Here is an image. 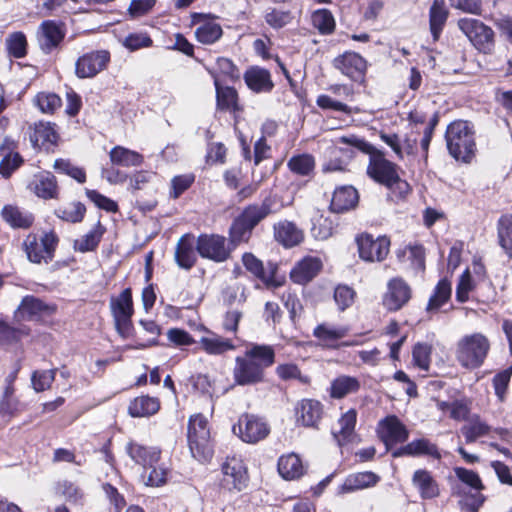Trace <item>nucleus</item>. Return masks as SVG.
I'll use <instances>...</instances> for the list:
<instances>
[{"label":"nucleus","instance_id":"7ed1b4c3","mask_svg":"<svg viewBox=\"0 0 512 512\" xmlns=\"http://www.w3.org/2000/svg\"><path fill=\"white\" fill-rule=\"evenodd\" d=\"M446 147L456 161L469 164L476 155L474 125L468 120H454L445 131Z\"/></svg>","mask_w":512,"mask_h":512},{"label":"nucleus","instance_id":"c756f323","mask_svg":"<svg viewBox=\"0 0 512 512\" xmlns=\"http://www.w3.org/2000/svg\"><path fill=\"white\" fill-rule=\"evenodd\" d=\"M106 231V227L101 223L100 220H98L94 227L88 233H86L81 240L76 239L74 241V250L81 253L95 251L98 248Z\"/></svg>","mask_w":512,"mask_h":512},{"label":"nucleus","instance_id":"c85d7f7f","mask_svg":"<svg viewBox=\"0 0 512 512\" xmlns=\"http://www.w3.org/2000/svg\"><path fill=\"white\" fill-rule=\"evenodd\" d=\"M361 383L355 376L340 375L332 380L329 395L333 399H343L349 394L359 391Z\"/></svg>","mask_w":512,"mask_h":512},{"label":"nucleus","instance_id":"4d7b16f0","mask_svg":"<svg viewBox=\"0 0 512 512\" xmlns=\"http://www.w3.org/2000/svg\"><path fill=\"white\" fill-rule=\"evenodd\" d=\"M355 294L354 289L348 285L339 284L336 286L333 298L340 311L346 310L353 304Z\"/></svg>","mask_w":512,"mask_h":512},{"label":"nucleus","instance_id":"09e8293b","mask_svg":"<svg viewBox=\"0 0 512 512\" xmlns=\"http://www.w3.org/2000/svg\"><path fill=\"white\" fill-rule=\"evenodd\" d=\"M476 285L474 279L469 272V269L466 268L464 272L460 275L455 292V299L458 303H466L469 300V293L475 289Z\"/></svg>","mask_w":512,"mask_h":512},{"label":"nucleus","instance_id":"5fc2aeb1","mask_svg":"<svg viewBox=\"0 0 512 512\" xmlns=\"http://www.w3.org/2000/svg\"><path fill=\"white\" fill-rule=\"evenodd\" d=\"M512 376V365H510L508 368L501 370L497 372L493 379H492V385L494 388L495 395L497 398L501 401H503Z\"/></svg>","mask_w":512,"mask_h":512},{"label":"nucleus","instance_id":"69168bd1","mask_svg":"<svg viewBox=\"0 0 512 512\" xmlns=\"http://www.w3.org/2000/svg\"><path fill=\"white\" fill-rule=\"evenodd\" d=\"M390 193L387 194V201L398 204L401 201H404L407 195L411 192L410 184L402 179L399 176V179L395 181V183L391 186V188H387Z\"/></svg>","mask_w":512,"mask_h":512},{"label":"nucleus","instance_id":"ddd939ff","mask_svg":"<svg viewBox=\"0 0 512 512\" xmlns=\"http://www.w3.org/2000/svg\"><path fill=\"white\" fill-rule=\"evenodd\" d=\"M383 297V306L390 312L400 310L411 298V289L402 278H393L388 282Z\"/></svg>","mask_w":512,"mask_h":512},{"label":"nucleus","instance_id":"39448f33","mask_svg":"<svg viewBox=\"0 0 512 512\" xmlns=\"http://www.w3.org/2000/svg\"><path fill=\"white\" fill-rule=\"evenodd\" d=\"M458 28L480 53H492L495 47V33L490 26L479 19L461 18L458 20Z\"/></svg>","mask_w":512,"mask_h":512},{"label":"nucleus","instance_id":"680f3d73","mask_svg":"<svg viewBox=\"0 0 512 512\" xmlns=\"http://www.w3.org/2000/svg\"><path fill=\"white\" fill-rule=\"evenodd\" d=\"M36 134L42 139L43 143H50L56 145L59 139V134L56 130V124L52 122L39 121L34 124Z\"/></svg>","mask_w":512,"mask_h":512},{"label":"nucleus","instance_id":"603ef678","mask_svg":"<svg viewBox=\"0 0 512 512\" xmlns=\"http://www.w3.org/2000/svg\"><path fill=\"white\" fill-rule=\"evenodd\" d=\"M195 182V175L193 173L176 175L171 180V190L169 197L171 199H178L184 192H186Z\"/></svg>","mask_w":512,"mask_h":512},{"label":"nucleus","instance_id":"c03bdc74","mask_svg":"<svg viewBox=\"0 0 512 512\" xmlns=\"http://www.w3.org/2000/svg\"><path fill=\"white\" fill-rule=\"evenodd\" d=\"M34 193L45 200L56 198L57 180L51 172L41 175L39 182L35 184Z\"/></svg>","mask_w":512,"mask_h":512},{"label":"nucleus","instance_id":"13d9d810","mask_svg":"<svg viewBox=\"0 0 512 512\" xmlns=\"http://www.w3.org/2000/svg\"><path fill=\"white\" fill-rule=\"evenodd\" d=\"M123 46L130 52L137 51L141 48H148L153 45L152 38L147 33H129L124 41Z\"/></svg>","mask_w":512,"mask_h":512},{"label":"nucleus","instance_id":"9d476101","mask_svg":"<svg viewBox=\"0 0 512 512\" xmlns=\"http://www.w3.org/2000/svg\"><path fill=\"white\" fill-rule=\"evenodd\" d=\"M108 50H94L80 56L75 62V74L79 79L93 78L109 64Z\"/></svg>","mask_w":512,"mask_h":512},{"label":"nucleus","instance_id":"393cba45","mask_svg":"<svg viewBox=\"0 0 512 512\" xmlns=\"http://www.w3.org/2000/svg\"><path fill=\"white\" fill-rule=\"evenodd\" d=\"M448 16L444 0H433L429 9V29L434 42L439 40Z\"/></svg>","mask_w":512,"mask_h":512},{"label":"nucleus","instance_id":"8fccbe9b","mask_svg":"<svg viewBox=\"0 0 512 512\" xmlns=\"http://www.w3.org/2000/svg\"><path fill=\"white\" fill-rule=\"evenodd\" d=\"M499 245L507 256L512 259V216L500 219L498 224Z\"/></svg>","mask_w":512,"mask_h":512},{"label":"nucleus","instance_id":"f704fd0d","mask_svg":"<svg viewBox=\"0 0 512 512\" xmlns=\"http://www.w3.org/2000/svg\"><path fill=\"white\" fill-rule=\"evenodd\" d=\"M287 167L295 175L311 177L314 174L315 158L309 153L293 155L288 160Z\"/></svg>","mask_w":512,"mask_h":512},{"label":"nucleus","instance_id":"aec40b11","mask_svg":"<svg viewBox=\"0 0 512 512\" xmlns=\"http://www.w3.org/2000/svg\"><path fill=\"white\" fill-rule=\"evenodd\" d=\"M322 412V403L315 399H302L295 406L296 421L305 427H316Z\"/></svg>","mask_w":512,"mask_h":512},{"label":"nucleus","instance_id":"e433bc0d","mask_svg":"<svg viewBox=\"0 0 512 512\" xmlns=\"http://www.w3.org/2000/svg\"><path fill=\"white\" fill-rule=\"evenodd\" d=\"M489 431L490 426L482 421L478 414H473L468 423L461 428L466 444L475 442L478 438L487 435Z\"/></svg>","mask_w":512,"mask_h":512},{"label":"nucleus","instance_id":"a19ab883","mask_svg":"<svg viewBox=\"0 0 512 512\" xmlns=\"http://www.w3.org/2000/svg\"><path fill=\"white\" fill-rule=\"evenodd\" d=\"M6 49L9 56L16 59L24 58L28 53V42L25 33L22 31L11 33L6 39Z\"/></svg>","mask_w":512,"mask_h":512},{"label":"nucleus","instance_id":"f3484780","mask_svg":"<svg viewBox=\"0 0 512 512\" xmlns=\"http://www.w3.org/2000/svg\"><path fill=\"white\" fill-rule=\"evenodd\" d=\"M247 87L254 93H269L274 88V82L268 69L254 65L250 66L243 75Z\"/></svg>","mask_w":512,"mask_h":512},{"label":"nucleus","instance_id":"338daca9","mask_svg":"<svg viewBox=\"0 0 512 512\" xmlns=\"http://www.w3.org/2000/svg\"><path fill=\"white\" fill-rule=\"evenodd\" d=\"M454 472L456 477L467 486L476 491H481L484 487L482 481L477 473L462 467H455Z\"/></svg>","mask_w":512,"mask_h":512},{"label":"nucleus","instance_id":"6ab92c4d","mask_svg":"<svg viewBox=\"0 0 512 512\" xmlns=\"http://www.w3.org/2000/svg\"><path fill=\"white\" fill-rule=\"evenodd\" d=\"M196 239L192 233L182 235L176 245L174 259L176 264L184 270H190L197 261L195 249Z\"/></svg>","mask_w":512,"mask_h":512},{"label":"nucleus","instance_id":"72a5a7b5","mask_svg":"<svg viewBox=\"0 0 512 512\" xmlns=\"http://www.w3.org/2000/svg\"><path fill=\"white\" fill-rule=\"evenodd\" d=\"M110 310L113 317L133 316L134 305L130 287L124 288L118 296L111 297Z\"/></svg>","mask_w":512,"mask_h":512},{"label":"nucleus","instance_id":"f03ea898","mask_svg":"<svg viewBox=\"0 0 512 512\" xmlns=\"http://www.w3.org/2000/svg\"><path fill=\"white\" fill-rule=\"evenodd\" d=\"M339 142L354 147L357 151L369 156L366 173L375 183L391 188L395 181L399 179V166L386 159L384 151L376 148L366 139L349 135L340 137Z\"/></svg>","mask_w":512,"mask_h":512},{"label":"nucleus","instance_id":"864d4df0","mask_svg":"<svg viewBox=\"0 0 512 512\" xmlns=\"http://www.w3.org/2000/svg\"><path fill=\"white\" fill-rule=\"evenodd\" d=\"M188 383L192 386L193 392H197L200 395L208 398L213 396V383L207 374H194L188 378Z\"/></svg>","mask_w":512,"mask_h":512},{"label":"nucleus","instance_id":"7c9ffc66","mask_svg":"<svg viewBox=\"0 0 512 512\" xmlns=\"http://www.w3.org/2000/svg\"><path fill=\"white\" fill-rule=\"evenodd\" d=\"M452 296L451 281L444 277L437 282L432 295L430 296L425 310L427 312H437L444 306Z\"/></svg>","mask_w":512,"mask_h":512},{"label":"nucleus","instance_id":"79ce46f5","mask_svg":"<svg viewBox=\"0 0 512 512\" xmlns=\"http://www.w3.org/2000/svg\"><path fill=\"white\" fill-rule=\"evenodd\" d=\"M451 490L452 495L463 496V499L460 500L459 504L463 509H466L469 512H478L485 501V497L480 493V491L466 495L460 484H453Z\"/></svg>","mask_w":512,"mask_h":512},{"label":"nucleus","instance_id":"0eeeda50","mask_svg":"<svg viewBox=\"0 0 512 512\" xmlns=\"http://www.w3.org/2000/svg\"><path fill=\"white\" fill-rule=\"evenodd\" d=\"M376 433L385 448H395L408 441L410 431L397 415L389 414L378 421Z\"/></svg>","mask_w":512,"mask_h":512},{"label":"nucleus","instance_id":"f8f14e48","mask_svg":"<svg viewBox=\"0 0 512 512\" xmlns=\"http://www.w3.org/2000/svg\"><path fill=\"white\" fill-rule=\"evenodd\" d=\"M233 378L235 385L251 386L264 382L265 371L260 365L251 361L246 356H237L235 367L233 369Z\"/></svg>","mask_w":512,"mask_h":512},{"label":"nucleus","instance_id":"cd10ccee","mask_svg":"<svg viewBox=\"0 0 512 512\" xmlns=\"http://www.w3.org/2000/svg\"><path fill=\"white\" fill-rule=\"evenodd\" d=\"M278 472L286 480H294L304 474V465L295 452L282 455L278 460Z\"/></svg>","mask_w":512,"mask_h":512},{"label":"nucleus","instance_id":"dca6fc26","mask_svg":"<svg viewBox=\"0 0 512 512\" xmlns=\"http://www.w3.org/2000/svg\"><path fill=\"white\" fill-rule=\"evenodd\" d=\"M214 78V87L216 90V108L219 111L241 112L243 107L239 104L238 92L233 86L221 85L214 71H209Z\"/></svg>","mask_w":512,"mask_h":512},{"label":"nucleus","instance_id":"2eb2a0df","mask_svg":"<svg viewBox=\"0 0 512 512\" xmlns=\"http://www.w3.org/2000/svg\"><path fill=\"white\" fill-rule=\"evenodd\" d=\"M323 263L320 258L306 256L296 263L290 271V279L295 284L305 285L312 281L322 270Z\"/></svg>","mask_w":512,"mask_h":512},{"label":"nucleus","instance_id":"473e14b6","mask_svg":"<svg viewBox=\"0 0 512 512\" xmlns=\"http://www.w3.org/2000/svg\"><path fill=\"white\" fill-rule=\"evenodd\" d=\"M112 164L122 167L140 166L144 162L142 154L123 146H114L109 153Z\"/></svg>","mask_w":512,"mask_h":512},{"label":"nucleus","instance_id":"20e7f679","mask_svg":"<svg viewBox=\"0 0 512 512\" xmlns=\"http://www.w3.org/2000/svg\"><path fill=\"white\" fill-rule=\"evenodd\" d=\"M489 349L490 343L485 335H466L458 344L457 360L466 369H477L484 363Z\"/></svg>","mask_w":512,"mask_h":512},{"label":"nucleus","instance_id":"4c0bfd02","mask_svg":"<svg viewBox=\"0 0 512 512\" xmlns=\"http://www.w3.org/2000/svg\"><path fill=\"white\" fill-rule=\"evenodd\" d=\"M311 22L321 35H331L336 28L335 18L327 8L315 10L311 15Z\"/></svg>","mask_w":512,"mask_h":512},{"label":"nucleus","instance_id":"0e129e2a","mask_svg":"<svg viewBox=\"0 0 512 512\" xmlns=\"http://www.w3.org/2000/svg\"><path fill=\"white\" fill-rule=\"evenodd\" d=\"M23 248L30 262L40 264L44 258L35 234L30 233L23 241Z\"/></svg>","mask_w":512,"mask_h":512},{"label":"nucleus","instance_id":"e2e57ef3","mask_svg":"<svg viewBox=\"0 0 512 512\" xmlns=\"http://www.w3.org/2000/svg\"><path fill=\"white\" fill-rule=\"evenodd\" d=\"M316 104L323 110H331L344 114H351L352 109L346 103L336 100L329 95L321 94L317 97Z\"/></svg>","mask_w":512,"mask_h":512},{"label":"nucleus","instance_id":"a211bd4d","mask_svg":"<svg viewBox=\"0 0 512 512\" xmlns=\"http://www.w3.org/2000/svg\"><path fill=\"white\" fill-rule=\"evenodd\" d=\"M359 202V193L352 185H342L336 187L329 204V210L332 213H343L354 209Z\"/></svg>","mask_w":512,"mask_h":512},{"label":"nucleus","instance_id":"b1692460","mask_svg":"<svg viewBox=\"0 0 512 512\" xmlns=\"http://www.w3.org/2000/svg\"><path fill=\"white\" fill-rule=\"evenodd\" d=\"M412 483L413 486L419 492L422 499H433L438 497L440 494V489L437 481L427 470H416L412 477Z\"/></svg>","mask_w":512,"mask_h":512},{"label":"nucleus","instance_id":"9b49d317","mask_svg":"<svg viewBox=\"0 0 512 512\" xmlns=\"http://www.w3.org/2000/svg\"><path fill=\"white\" fill-rule=\"evenodd\" d=\"M66 35V27L59 20H44L37 32L39 47L44 54H50L60 47Z\"/></svg>","mask_w":512,"mask_h":512},{"label":"nucleus","instance_id":"5701e85b","mask_svg":"<svg viewBox=\"0 0 512 512\" xmlns=\"http://www.w3.org/2000/svg\"><path fill=\"white\" fill-rule=\"evenodd\" d=\"M380 477L370 471L350 474L346 477L343 484L339 486L338 493L346 494L357 490H362L375 486Z\"/></svg>","mask_w":512,"mask_h":512},{"label":"nucleus","instance_id":"a18cd8bd","mask_svg":"<svg viewBox=\"0 0 512 512\" xmlns=\"http://www.w3.org/2000/svg\"><path fill=\"white\" fill-rule=\"evenodd\" d=\"M433 347L431 344L417 342L412 348V361L417 368L428 371Z\"/></svg>","mask_w":512,"mask_h":512},{"label":"nucleus","instance_id":"1a4fd4ad","mask_svg":"<svg viewBox=\"0 0 512 512\" xmlns=\"http://www.w3.org/2000/svg\"><path fill=\"white\" fill-rule=\"evenodd\" d=\"M333 67L347 76L351 81L359 84L365 83L368 68L367 60L359 53L345 51L332 61Z\"/></svg>","mask_w":512,"mask_h":512},{"label":"nucleus","instance_id":"6e6d98bb","mask_svg":"<svg viewBox=\"0 0 512 512\" xmlns=\"http://www.w3.org/2000/svg\"><path fill=\"white\" fill-rule=\"evenodd\" d=\"M73 206H74L73 211H68L64 208H58L55 210L54 213H55L56 217H58L59 219H61L63 221L70 222L73 224L80 223L83 221V219L85 217L86 206L80 201L73 202Z\"/></svg>","mask_w":512,"mask_h":512},{"label":"nucleus","instance_id":"f257e3e1","mask_svg":"<svg viewBox=\"0 0 512 512\" xmlns=\"http://www.w3.org/2000/svg\"><path fill=\"white\" fill-rule=\"evenodd\" d=\"M272 212V201L248 204L233 218L228 228V238L216 233H200L196 238V252L203 258L222 263L231 258L232 252L242 243H248L254 229Z\"/></svg>","mask_w":512,"mask_h":512},{"label":"nucleus","instance_id":"49530a36","mask_svg":"<svg viewBox=\"0 0 512 512\" xmlns=\"http://www.w3.org/2000/svg\"><path fill=\"white\" fill-rule=\"evenodd\" d=\"M200 343L203 349L211 355H220L227 351L235 349V345L232 340L221 337H201Z\"/></svg>","mask_w":512,"mask_h":512},{"label":"nucleus","instance_id":"423d86ee","mask_svg":"<svg viewBox=\"0 0 512 512\" xmlns=\"http://www.w3.org/2000/svg\"><path fill=\"white\" fill-rule=\"evenodd\" d=\"M221 486L232 492H240L247 487L248 473L242 456L236 452L228 454L221 465Z\"/></svg>","mask_w":512,"mask_h":512},{"label":"nucleus","instance_id":"a878e982","mask_svg":"<svg viewBox=\"0 0 512 512\" xmlns=\"http://www.w3.org/2000/svg\"><path fill=\"white\" fill-rule=\"evenodd\" d=\"M1 217L13 229H28L33 225L32 213L23 212L18 206L6 204L1 210Z\"/></svg>","mask_w":512,"mask_h":512},{"label":"nucleus","instance_id":"ea45409f","mask_svg":"<svg viewBox=\"0 0 512 512\" xmlns=\"http://www.w3.org/2000/svg\"><path fill=\"white\" fill-rule=\"evenodd\" d=\"M30 329L28 327H14L6 320L0 318V345L16 344L22 340L24 336H28Z\"/></svg>","mask_w":512,"mask_h":512},{"label":"nucleus","instance_id":"4be33fe9","mask_svg":"<svg viewBox=\"0 0 512 512\" xmlns=\"http://www.w3.org/2000/svg\"><path fill=\"white\" fill-rule=\"evenodd\" d=\"M55 312L56 305L48 304L34 295H26L22 298L15 314L20 313L22 316L26 315L28 319H33L37 316H50Z\"/></svg>","mask_w":512,"mask_h":512},{"label":"nucleus","instance_id":"de8ad7c7","mask_svg":"<svg viewBox=\"0 0 512 512\" xmlns=\"http://www.w3.org/2000/svg\"><path fill=\"white\" fill-rule=\"evenodd\" d=\"M85 195L100 210H104L107 213H117L119 211V205L115 200L100 193L96 189L86 188Z\"/></svg>","mask_w":512,"mask_h":512},{"label":"nucleus","instance_id":"2f4dec72","mask_svg":"<svg viewBox=\"0 0 512 512\" xmlns=\"http://www.w3.org/2000/svg\"><path fill=\"white\" fill-rule=\"evenodd\" d=\"M160 403L158 398L149 395L140 396L130 401L128 414L133 418L151 416L158 412Z\"/></svg>","mask_w":512,"mask_h":512},{"label":"nucleus","instance_id":"052dcab7","mask_svg":"<svg viewBox=\"0 0 512 512\" xmlns=\"http://www.w3.org/2000/svg\"><path fill=\"white\" fill-rule=\"evenodd\" d=\"M266 23L273 29L279 30L292 21V14L289 10L282 11L273 8L265 15Z\"/></svg>","mask_w":512,"mask_h":512},{"label":"nucleus","instance_id":"774afa93","mask_svg":"<svg viewBox=\"0 0 512 512\" xmlns=\"http://www.w3.org/2000/svg\"><path fill=\"white\" fill-rule=\"evenodd\" d=\"M333 232L332 222L322 216L312 222L311 235L317 240L328 239Z\"/></svg>","mask_w":512,"mask_h":512},{"label":"nucleus","instance_id":"4468645a","mask_svg":"<svg viewBox=\"0 0 512 512\" xmlns=\"http://www.w3.org/2000/svg\"><path fill=\"white\" fill-rule=\"evenodd\" d=\"M234 434L239 433L243 442L255 444L264 439L270 432L268 425L254 416L245 415V424L242 426V421L232 426Z\"/></svg>","mask_w":512,"mask_h":512},{"label":"nucleus","instance_id":"37998d69","mask_svg":"<svg viewBox=\"0 0 512 512\" xmlns=\"http://www.w3.org/2000/svg\"><path fill=\"white\" fill-rule=\"evenodd\" d=\"M33 104L41 113L52 115L61 107L62 99L54 92H38L33 99Z\"/></svg>","mask_w":512,"mask_h":512},{"label":"nucleus","instance_id":"bf43d9fd","mask_svg":"<svg viewBox=\"0 0 512 512\" xmlns=\"http://www.w3.org/2000/svg\"><path fill=\"white\" fill-rule=\"evenodd\" d=\"M242 263L245 269L253 274L258 280H266L265 278V267L262 260L257 258L251 252H245L242 255Z\"/></svg>","mask_w":512,"mask_h":512},{"label":"nucleus","instance_id":"412c9836","mask_svg":"<svg viewBox=\"0 0 512 512\" xmlns=\"http://www.w3.org/2000/svg\"><path fill=\"white\" fill-rule=\"evenodd\" d=\"M274 239L284 248H293L304 240V234L297 225L288 220L280 221L273 226Z\"/></svg>","mask_w":512,"mask_h":512},{"label":"nucleus","instance_id":"6e6552de","mask_svg":"<svg viewBox=\"0 0 512 512\" xmlns=\"http://www.w3.org/2000/svg\"><path fill=\"white\" fill-rule=\"evenodd\" d=\"M360 259L366 262H381L388 253L390 239L386 235H380L374 238L372 234L364 232L358 234L355 238Z\"/></svg>","mask_w":512,"mask_h":512},{"label":"nucleus","instance_id":"bb28decb","mask_svg":"<svg viewBox=\"0 0 512 512\" xmlns=\"http://www.w3.org/2000/svg\"><path fill=\"white\" fill-rule=\"evenodd\" d=\"M208 421L202 414L190 416L187 425V441L189 448H202L200 439L205 440L208 431Z\"/></svg>","mask_w":512,"mask_h":512},{"label":"nucleus","instance_id":"3c124183","mask_svg":"<svg viewBox=\"0 0 512 512\" xmlns=\"http://www.w3.org/2000/svg\"><path fill=\"white\" fill-rule=\"evenodd\" d=\"M347 330L342 327H331L326 323L318 324L313 330V336L326 342H334L342 339Z\"/></svg>","mask_w":512,"mask_h":512},{"label":"nucleus","instance_id":"c9c22d12","mask_svg":"<svg viewBox=\"0 0 512 512\" xmlns=\"http://www.w3.org/2000/svg\"><path fill=\"white\" fill-rule=\"evenodd\" d=\"M245 356L258 363L264 371L275 362V350L273 346L267 344H254L245 352Z\"/></svg>","mask_w":512,"mask_h":512},{"label":"nucleus","instance_id":"58836bf2","mask_svg":"<svg viewBox=\"0 0 512 512\" xmlns=\"http://www.w3.org/2000/svg\"><path fill=\"white\" fill-rule=\"evenodd\" d=\"M223 36V29L219 23L210 20L204 22L195 30V38L198 42L211 45L216 43Z\"/></svg>","mask_w":512,"mask_h":512}]
</instances>
